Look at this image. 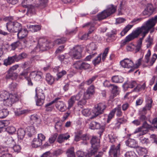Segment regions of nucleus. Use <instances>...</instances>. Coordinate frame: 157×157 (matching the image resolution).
<instances>
[{
    "label": "nucleus",
    "instance_id": "a18cd8bd",
    "mask_svg": "<svg viewBox=\"0 0 157 157\" xmlns=\"http://www.w3.org/2000/svg\"><path fill=\"white\" fill-rule=\"evenodd\" d=\"M10 94L6 91H2L0 93V97L3 101H4L9 97Z\"/></svg>",
    "mask_w": 157,
    "mask_h": 157
},
{
    "label": "nucleus",
    "instance_id": "09e8293b",
    "mask_svg": "<svg viewBox=\"0 0 157 157\" xmlns=\"http://www.w3.org/2000/svg\"><path fill=\"white\" fill-rule=\"evenodd\" d=\"M6 143L10 147L14 145L15 144V142L13 138L10 137L8 138L6 141Z\"/></svg>",
    "mask_w": 157,
    "mask_h": 157
},
{
    "label": "nucleus",
    "instance_id": "a211bd4d",
    "mask_svg": "<svg viewBox=\"0 0 157 157\" xmlns=\"http://www.w3.org/2000/svg\"><path fill=\"white\" fill-rule=\"evenodd\" d=\"M95 87L93 85H91L87 90L84 92V94L85 98H89L94 93Z\"/></svg>",
    "mask_w": 157,
    "mask_h": 157
},
{
    "label": "nucleus",
    "instance_id": "f3484780",
    "mask_svg": "<svg viewBox=\"0 0 157 157\" xmlns=\"http://www.w3.org/2000/svg\"><path fill=\"white\" fill-rule=\"evenodd\" d=\"M70 54H65L59 56L58 58L62 62L65 64H67L70 62Z\"/></svg>",
    "mask_w": 157,
    "mask_h": 157
},
{
    "label": "nucleus",
    "instance_id": "4468645a",
    "mask_svg": "<svg viewBox=\"0 0 157 157\" xmlns=\"http://www.w3.org/2000/svg\"><path fill=\"white\" fill-rule=\"evenodd\" d=\"M120 64L121 66L127 68H134V64L131 59L128 58H126L120 62Z\"/></svg>",
    "mask_w": 157,
    "mask_h": 157
},
{
    "label": "nucleus",
    "instance_id": "9d476101",
    "mask_svg": "<svg viewBox=\"0 0 157 157\" xmlns=\"http://www.w3.org/2000/svg\"><path fill=\"white\" fill-rule=\"evenodd\" d=\"M45 137L42 134L38 135L37 138L34 139L32 142V146L34 147H37L42 144V142L45 139Z\"/></svg>",
    "mask_w": 157,
    "mask_h": 157
},
{
    "label": "nucleus",
    "instance_id": "e2e57ef3",
    "mask_svg": "<svg viewBox=\"0 0 157 157\" xmlns=\"http://www.w3.org/2000/svg\"><path fill=\"white\" fill-rule=\"evenodd\" d=\"M27 56V54L25 52H22L19 54L18 56L17 55V58L18 59V61L20 60L26 58Z\"/></svg>",
    "mask_w": 157,
    "mask_h": 157
},
{
    "label": "nucleus",
    "instance_id": "5701e85b",
    "mask_svg": "<svg viewBox=\"0 0 157 157\" xmlns=\"http://www.w3.org/2000/svg\"><path fill=\"white\" fill-rule=\"evenodd\" d=\"M36 97L41 99H45V96L42 89L37 87L35 89Z\"/></svg>",
    "mask_w": 157,
    "mask_h": 157
},
{
    "label": "nucleus",
    "instance_id": "680f3d73",
    "mask_svg": "<svg viewBox=\"0 0 157 157\" xmlns=\"http://www.w3.org/2000/svg\"><path fill=\"white\" fill-rule=\"evenodd\" d=\"M88 47V50L89 51L94 50L97 48L96 45L94 43H90Z\"/></svg>",
    "mask_w": 157,
    "mask_h": 157
},
{
    "label": "nucleus",
    "instance_id": "e433bc0d",
    "mask_svg": "<svg viewBox=\"0 0 157 157\" xmlns=\"http://www.w3.org/2000/svg\"><path fill=\"white\" fill-rule=\"evenodd\" d=\"M88 99L85 98L84 94L82 99L78 102L77 105L78 106L81 108H82L83 106L85 105L86 103V100Z\"/></svg>",
    "mask_w": 157,
    "mask_h": 157
},
{
    "label": "nucleus",
    "instance_id": "4be33fe9",
    "mask_svg": "<svg viewBox=\"0 0 157 157\" xmlns=\"http://www.w3.org/2000/svg\"><path fill=\"white\" fill-rule=\"evenodd\" d=\"M154 11L153 8L152 4H148L147 8L143 12V14L144 15L149 16Z\"/></svg>",
    "mask_w": 157,
    "mask_h": 157
},
{
    "label": "nucleus",
    "instance_id": "7ed1b4c3",
    "mask_svg": "<svg viewBox=\"0 0 157 157\" xmlns=\"http://www.w3.org/2000/svg\"><path fill=\"white\" fill-rule=\"evenodd\" d=\"M13 19V17H6L5 18V21H9L6 24V27L10 33H17L21 29V25L16 21H12Z\"/></svg>",
    "mask_w": 157,
    "mask_h": 157
},
{
    "label": "nucleus",
    "instance_id": "f704fd0d",
    "mask_svg": "<svg viewBox=\"0 0 157 157\" xmlns=\"http://www.w3.org/2000/svg\"><path fill=\"white\" fill-rule=\"evenodd\" d=\"M111 79L113 82L114 83H122L123 81V78L118 75H115L112 77Z\"/></svg>",
    "mask_w": 157,
    "mask_h": 157
},
{
    "label": "nucleus",
    "instance_id": "de8ad7c7",
    "mask_svg": "<svg viewBox=\"0 0 157 157\" xmlns=\"http://www.w3.org/2000/svg\"><path fill=\"white\" fill-rule=\"evenodd\" d=\"M57 136L58 134L56 133L52 135L48 140L49 143L50 144L54 143L56 139Z\"/></svg>",
    "mask_w": 157,
    "mask_h": 157
},
{
    "label": "nucleus",
    "instance_id": "603ef678",
    "mask_svg": "<svg viewBox=\"0 0 157 157\" xmlns=\"http://www.w3.org/2000/svg\"><path fill=\"white\" fill-rule=\"evenodd\" d=\"M21 45V43L20 41H17L12 43L11 46L12 47V49L13 50H14L16 48L20 46Z\"/></svg>",
    "mask_w": 157,
    "mask_h": 157
},
{
    "label": "nucleus",
    "instance_id": "2eb2a0df",
    "mask_svg": "<svg viewBox=\"0 0 157 157\" xmlns=\"http://www.w3.org/2000/svg\"><path fill=\"white\" fill-rule=\"evenodd\" d=\"M151 55V51L149 50L145 56V62L147 63H148L149 62L150 65L152 66L155 62L157 58V55L155 53H154L152 55L151 60L149 61V59Z\"/></svg>",
    "mask_w": 157,
    "mask_h": 157
},
{
    "label": "nucleus",
    "instance_id": "20e7f679",
    "mask_svg": "<svg viewBox=\"0 0 157 157\" xmlns=\"http://www.w3.org/2000/svg\"><path fill=\"white\" fill-rule=\"evenodd\" d=\"M116 10V7L113 5L107 6V9L104 10L97 16L98 20H102L105 19L111 14L114 13Z\"/></svg>",
    "mask_w": 157,
    "mask_h": 157
},
{
    "label": "nucleus",
    "instance_id": "052dcab7",
    "mask_svg": "<svg viewBox=\"0 0 157 157\" xmlns=\"http://www.w3.org/2000/svg\"><path fill=\"white\" fill-rule=\"evenodd\" d=\"M142 127H140L138 128L137 129H136L135 131V133L139 132V136L143 135L146 134L147 132V130H146L145 132H144L143 131H142Z\"/></svg>",
    "mask_w": 157,
    "mask_h": 157
},
{
    "label": "nucleus",
    "instance_id": "1a4fd4ad",
    "mask_svg": "<svg viewBox=\"0 0 157 157\" xmlns=\"http://www.w3.org/2000/svg\"><path fill=\"white\" fill-rule=\"evenodd\" d=\"M18 96L16 94H11L8 99L3 101V105L6 107H11L13 104L18 101Z\"/></svg>",
    "mask_w": 157,
    "mask_h": 157
},
{
    "label": "nucleus",
    "instance_id": "69168bd1",
    "mask_svg": "<svg viewBox=\"0 0 157 157\" xmlns=\"http://www.w3.org/2000/svg\"><path fill=\"white\" fill-rule=\"evenodd\" d=\"M109 48H105L103 53L102 54V60L103 61H104L108 53L109 52Z\"/></svg>",
    "mask_w": 157,
    "mask_h": 157
},
{
    "label": "nucleus",
    "instance_id": "c9c22d12",
    "mask_svg": "<svg viewBox=\"0 0 157 157\" xmlns=\"http://www.w3.org/2000/svg\"><path fill=\"white\" fill-rule=\"evenodd\" d=\"M113 109L115 111V114L117 117H120L122 116V112L120 105H118L116 108H114Z\"/></svg>",
    "mask_w": 157,
    "mask_h": 157
},
{
    "label": "nucleus",
    "instance_id": "f03ea898",
    "mask_svg": "<svg viewBox=\"0 0 157 157\" xmlns=\"http://www.w3.org/2000/svg\"><path fill=\"white\" fill-rule=\"evenodd\" d=\"M157 22V15L146 22L145 25L136 28V33L138 34V36L140 34H142V37L140 38L139 40L142 42L149 30L152 28Z\"/></svg>",
    "mask_w": 157,
    "mask_h": 157
},
{
    "label": "nucleus",
    "instance_id": "b1692460",
    "mask_svg": "<svg viewBox=\"0 0 157 157\" xmlns=\"http://www.w3.org/2000/svg\"><path fill=\"white\" fill-rule=\"evenodd\" d=\"M59 98H57L55 99L54 100L52 101L51 102L48 103L45 105L46 110L47 111H51L53 108V106L52 105L53 103H55L56 101L59 99Z\"/></svg>",
    "mask_w": 157,
    "mask_h": 157
},
{
    "label": "nucleus",
    "instance_id": "774afa93",
    "mask_svg": "<svg viewBox=\"0 0 157 157\" xmlns=\"http://www.w3.org/2000/svg\"><path fill=\"white\" fill-rule=\"evenodd\" d=\"M109 138V141L111 143H113L116 140V138L115 136H114L113 133H111L108 135Z\"/></svg>",
    "mask_w": 157,
    "mask_h": 157
},
{
    "label": "nucleus",
    "instance_id": "7c9ffc66",
    "mask_svg": "<svg viewBox=\"0 0 157 157\" xmlns=\"http://www.w3.org/2000/svg\"><path fill=\"white\" fill-rule=\"evenodd\" d=\"M99 147H92L88 151L87 153L86 154V157H90L92 155L95 154L97 151Z\"/></svg>",
    "mask_w": 157,
    "mask_h": 157
},
{
    "label": "nucleus",
    "instance_id": "864d4df0",
    "mask_svg": "<svg viewBox=\"0 0 157 157\" xmlns=\"http://www.w3.org/2000/svg\"><path fill=\"white\" fill-rule=\"evenodd\" d=\"M147 44V48L149 47L152 44L153 39L151 38V36L149 35L145 40Z\"/></svg>",
    "mask_w": 157,
    "mask_h": 157
},
{
    "label": "nucleus",
    "instance_id": "39448f33",
    "mask_svg": "<svg viewBox=\"0 0 157 157\" xmlns=\"http://www.w3.org/2000/svg\"><path fill=\"white\" fill-rule=\"evenodd\" d=\"M38 47L39 48V51H43L46 50L49 48L51 47V46L46 39L40 38L38 41V44L34 49L31 52H33L34 51L37 52V51L36 49H37Z\"/></svg>",
    "mask_w": 157,
    "mask_h": 157
},
{
    "label": "nucleus",
    "instance_id": "79ce46f5",
    "mask_svg": "<svg viewBox=\"0 0 157 157\" xmlns=\"http://www.w3.org/2000/svg\"><path fill=\"white\" fill-rule=\"evenodd\" d=\"M133 25H128L126 26L120 33L121 36L124 35L127 32L133 27Z\"/></svg>",
    "mask_w": 157,
    "mask_h": 157
},
{
    "label": "nucleus",
    "instance_id": "ea45409f",
    "mask_svg": "<svg viewBox=\"0 0 157 157\" xmlns=\"http://www.w3.org/2000/svg\"><path fill=\"white\" fill-rule=\"evenodd\" d=\"M146 83H144L142 85H137L136 86L134 89V90L135 91H140L144 90L146 88Z\"/></svg>",
    "mask_w": 157,
    "mask_h": 157
},
{
    "label": "nucleus",
    "instance_id": "aec40b11",
    "mask_svg": "<svg viewBox=\"0 0 157 157\" xmlns=\"http://www.w3.org/2000/svg\"><path fill=\"white\" fill-rule=\"evenodd\" d=\"M136 33V29L131 34L126 37L124 42V43L125 44L126 42H128L138 37V34Z\"/></svg>",
    "mask_w": 157,
    "mask_h": 157
},
{
    "label": "nucleus",
    "instance_id": "13d9d810",
    "mask_svg": "<svg viewBox=\"0 0 157 157\" xmlns=\"http://www.w3.org/2000/svg\"><path fill=\"white\" fill-rule=\"evenodd\" d=\"M82 113L85 116H89L91 113V111L88 109H85L82 111Z\"/></svg>",
    "mask_w": 157,
    "mask_h": 157
},
{
    "label": "nucleus",
    "instance_id": "9b49d317",
    "mask_svg": "<svg viewBox=\"0 0 157 157\" xmlns=\"http://www.w3.org/2000/svg\"><path fill=\"white\" fill-rule=\"evenodd\" d=\"M82 92H79L76 95L71 96L68 101V108H71L73 105L76 101H78L82 98Z\"/></svg>",
    "mask_w": 157,
    "mask_h": 157
},
{
    "label": "nucleus",
    "instance_id": "4c0bfd02",
    "mask_svg": "<svg viewBox=\"0 0 157 157\" xmlns=\"http://www.w3.org/2000/svg\"><path fill=\"white\" fill-rule=\"evenodd\" d=\"M17 133L18 138L20 139H22L25 136V132L23 129L20 128L17 131Z\"/></svg>",
    "mask_w": 157,
    "mask_h": 157
},
{
    "label": "nucleus",
    "instance_id": "c03bdc74",
    "mask_svg": "<svg viewBox=\"0 0 157 157\" xmlns=\"http://www.w3.org/2000/svg\"><path fill=\"white\" fill-rule=\"evenodd\" d=\"M85 26H87L89 28V31L87 33L89 35L92 33L95 29L94 25L90 23L83 26V27H84Z\"/></svg>",
    "mask_w": 157,
    "mask_h": 157
},
{
    "label": "nucleus",
    "instance_id": "393cba45",
    "mask_svg": "<svg viewBox=\"0 0 157 157\" xmlns=\"http://www.w3.org/2000/svg\"><path fill=\"white\" fill-rule=\"evenodd\" d=\"M100 142V140L96 136H93L90 140L92 147H99Z\"/></svg>",
    "mask_w": 157,
    "mask_h": 157
},
{
    "label": "nucleus",
    "instance_id": "37998d69",
    "mask_svg": "<svg viewBox=\"0 0 157 157\" xmlns=\"http://www.w3.org/2000/svg\"><path fill=\"white\" fill-rule=\"evenodd\" d=\"M66 154L67 157H75L74 148L71 147L68 149L66 152Z\"/></svg>",
    "mask_w": 157,
    "mask_h": 157
},
{
    "label": "nucleus",
    "instance_id": "6ab92c4d",
    "mask_svg": "<svg viewBox=\"0 0 157 157\" xmlns=\"http://www.w3.org/2000/svg\"><path fill=\"white\" fill-rule=\"evenodd\" d=\"M58 100L55 102L56 107L61 112L64 111L67 108L65 104L63 101Z\"/></svg>",
    "mask_w": 157,
    "mask_h": 157
},
{
    "label": "nucleus",
    "instance_id": "58836bf2",
    "mask_svg": "<svg viewBox=\"0 0 157 157\" xmlns=\"http://www.w3.org/2000/svg\"><path fill=\"white\" fill-rule=\"evenodd\" d=\"M9 111L7 109L4 108L0 110V118H3L6 117L8 114Z\"/></svg>",
    "mask_w": 157,
    "mask_h": 157
},
{
    "label": "nucleus",
    "instance_id": "2f4dec72",
    "mask_svg": "<svg viewBox=\"0 0 157 157\" xmlns=\"http://www.w3.org/2000/svg\"><path fill=\"white\" fill-rule=\"evenodd\" d=\"M122 154L124 155V157H137L135 152L132 151L126 152L125 151H123Z\"/></svg>",
    "mask_w": 157,
    "mask_h": 157
},
{
    "label": "nucleus",
    "instance_id": "ddd939ff",
    "mask_svg": "<svg viewBox=\"0 0 157 157\" xmlns=\"http://www.w3.org/2000/svg\"><path fill=\"white\" fill-rule=\"evenodd\" d=\"M90 128L92 129H99L100 131L98 133L101 136L104 130V127L103 126H101L99 123L94 121H92L90 124Z\"/></svg>",
    "mask_w": 157,
    "mask_h": 157
},
{
    "label": "nucleus",
    "instance_id": "338daca9",
    "mask_svg": "<svg viewBox=\"0 0 157 157\" xmlns=\"http://www.w3.org/2000/svg\"><path fill=\"white\" fill-rule=\"evenodd\" d=\"M140 140V142L143 144H147L149 143V140L148 138L144 137H141Z\"/></svg>",
    "mask_w": 157,
    "mask_h": 157
},
{
    "label": "nucleus",
    "instance_id": "bf43d9fd",
    "mask_svg": "<svg viewBox=\"0 0 157 157\" xmlns=\"http://www.w3.org/2000/svg\"><path fill=\"white\" fill-rule=\"evenodd\" d=\"M13 149L14 151L16 153H18L20 152L21 147V146L19 145H13Z\"/></svg>",
    "mask_w": 157,
    "mask_h": 157
},
{
    "label": "nucleus",
    "instance_id": "3c124183",
    "mask_svg": "<svg viewBox=\"0 0 157 157\" xmlns=\"http://www.w3.org/2000/svg\"><path fill=\"white\" fill-rule=\"evenodd\" d=\"M66 38H62L60 39H58L54 41L55 44H63L65 42L66 40Z\"/></svg>",
    "mask_w": 157,
    "mask_h": 157
},
{
    "label": "nucleus",
    "instance_id": "72a5a7b5",
    "mask_svg": "<svg viewBox=\"0 0 157 157\" xmlns=\"http://www.w3.org/2000/svg\"><path fill=\"white\" fill-rule=\"evenodd\" d=\"M27 133L29 137L32 136L35 132L34 127L33 126H28L26 128Z\"/></svg>",
    "mask_w": 157,
    "mask_h": 157
},
{
    "label": "nucleus",
    "instance_id": "f257e3e1",
    "mask_svg": "<svg viewBox=\"0 0 157 157\" xmlns=\"http://www.w3.org/2000/svg\"><path fill=\"white\" fill-rule=\"evenodd\" d=\"M48 2V0H24L21 4L23 7L27 8L28 11L31 13L35 7L44 8Z\"/></svg>",
    "mask_w": 157,
    "mask_h": 157
},
{
    "label": "nucleus",
    "instance_id": "a19ab883",
    "mask_svg": "<svg viewBox=\"0 0 157 157\" xmlns=\"http://www.w3.org/2000/svg\"><path fill=\"white\" fill-rule=\"evenodd\" d=\"M29 28L31 31L36 32L40 30L41 27L40 25H30Z\"/></svg>",
    "mask_w": 157,
    "mask_h": 157
},
{
    "label": "nucleus",
    "instance_id": "0eeeda50",
    "mask_svg": "<svg viewBox=\"0 0 157 157\" xmlns=\"http://www.w3.org/2000/svg\"><path fill=\"white\" fill-rule=\"evenodd\" d=\"M106 106L104 103H100L96 105L93 110L94 117L103 113Z\"/></svg>",
    "mask_w": 157,
    "mask_h": 157
},
{
    "label": "nucleus",
    "instance_id": "bb28decb",
    "mask_svg": "<svg viewBox=\"0 0 157 157\" xmlns=\"http://www.w3.org/2000/svg\"><path fill=\"white\" fill-rule=\"evenodd\" d=\"M70 137V135L67 134H61L59 136L57 139V141L59 143H61Z\"/></svg>",
    "mask_w": 157,
    "mask_h": 157
},
{
    "label": "nucleus",
    "instance_id": "f8f14e48",
    "mask_svg": "<svg viewBox=\"0 0 157 157\" xmlns=\"http://www.w3.org/2000/svg\"><path fill=\"white\" fill-rule=\"evenodd\" d=\"M120 146L119 144L116 147L114 145H112L109 151L110 155H113V157H119L120 155Z\"/></svg>",
    "mask_w": 157,
    "mask_h": 157
},
{
    "label": "nucleus",
    "instance_id": "5fc2aeb1",
    "mask_svg": "<svg viewBox=\"0 0 157 157\" xmlns=\"http://www.w3.org/2000/svg\"><path fill=\"white\" fill-rule=\"evenodd\" d=\"M88 36V33L83 34L82 33H80L78 34V38L81 40H85L87 39Z\"/></svg>",
    "mask_w": 157,
    "mask_h": 157
},
{
    "label": "nucleus",
    "instance_id": "c756f323",
    "mask_svg": "<svg viewBox=\"0 0 157 157\" xmlns=\"http://www.w3.org/2000/svg\"><path fill=\"white\" fill-rule=\"evenodd\" d=\"M45 80L48 84L49 85H52L54 82V78L49 73L46 74L45 77Z\"/></svg>",
    "mask_w": 157,
    "mask_h": 157
},
{
    "label": "nucleus",
    "instance_id": "473e14b6",
    "mask_svg": "<svg viewBox=\"0 0 157 157\" xmlns=\"http://www.w3.org/2000/svg\"><path fill=\"white\" fill-rule=\"evenodd\" d=\"M153 101L150 98H148L146 100V105L144 107L148 110H150L152 106Z\"/></svg>",
    "mask_w": 157,
    "mask_h": 157
},
{
    "label": "nucleus",
    "instance_id": "cd10ccee",
    "mask_svg": "<svg viewBox=\"0 0 157 157\" xmlns=\"http://www.w3.org/2000/svg\"><path fill=\"white\" fill-rule=\"evenodd\" d=\"M126 144L127 145L132 148H135L137 146L136 141L133 139H128L126 141Z\"/></svg>",
    "mask_w": 157,
    "mask_h": 157
},
{
    "label": "nucleus",
    "instance_id": "423d86ee",
    "mask_svg": "<svg viewBox=\"0 0 157 157\" xmlns=\"http://www.w3.org/2000/svg\"><path fill=\"white\" fill-rule=\"evenodd\" d=\"M73 67L78 70H87L91 68V65L86 62L80 60L75 62L73 65Z\"/></svg>",
    "mask_w": 157,
    "mask_h": 157
},
{
    "label": "nucleus",
    "instance_id": "a878e982",
    "mask_svg": "<svg viewBox=\"0 0 157 157\" xmlns=\"http://www.w3.org/2000/svg\"><path fill=\"white\" fill-rule=\"evenodd\" d=\"M17 77V73L9 70L7 71V74L6 76V79L11 78L12 80L16 79Z\"/></svg>",
    "mask_w": 157,
    "mask_h": 157
},
{
    "label": "nucleus",
    "instance_id": "412c9836",
    "mask_svg": "<svg viewBox=\"0 0 157 157\" xmlns=\"http://www.w3.org/2000/svg\"><path fill=\"white\" fill-rule=\"evenodd\" d=\"M28 34V31L27 29H22L21 27V29L20 30L17 32V36L19 39H22L25 38Z\"/></svg>",
    "mask_w": 157,
    "mask_h": 157
},
{
    "label": "nucleus",
    "instance_id": "8fccbe9b",
    "mask_svg": "<svg viewBox=\"0 0 157 157\" xmlns=\"http://www.w3.org/2000/svg\"><path fill=\"white\" fill-rule=\"evenodd\" d=\"M101 54H99L98 56L93 61V63L94 65L100 63L101 59Z\"/></svg>",
    "mask_w": 157,
    "mask_h": 157
},
{
    "label": "nucleus",
    "instance_id": "dca6fc26",
    "mask_svg": "<svg viewBox=\"0 0 157 157\" xmlns=\"http://www.w3.org/2000/svg\"><path fill=\"white\" fill-rule=\"evenodd\" d=\"M30 75L32 79H34L36 81H39L42 78V73L40 71H35L31 72Z\"/></svg>",
    "mask_w": 157,
    "mask_h": 157
},
{
    "label": "nucleus",
    "instance_id": "6e6d98bb",
    "mask_svg": "<svg viewBox=\"0 0 157 157\" xmlns=\"http://www.w3.org/2000/svg\"><path fill=\"white\" fill-rule=\"evenodd\" d=\"M6 130L10 134H12L15 132L16 129L13 126H9L7 127Z\"/></svg>",
    "mask_w": 157,
    "mask_h": 157
},
{
    "label": "nucleus",
    "instance_id": "c85d7f7f",
    "mask_svg": "<svg viewBox=\"0 0 157 157\" xmlns=\"http://www.w3.org/2000/svg\"><path fill=\"white\" fill-rule=\"evenodd\" d=\"M137 83L135 81H132L130 82H126L123 85L124 88H132L134 87H136Z\"/></svg>",
    "mask_w": 157,
    "mask_h": 157
},
{
    "label": "nucleus",
    "instance_id": "49530a36",
    "mask_svg": "<svg viewBox=\"0 0 157 157\" xmlns=\"http://www.w3.org/2000/svg\"><path fill=\"white\" fill-rule=\"evenodd\" d=\"M115 114V111L113 109L110 111L108 116V118L107 120V123H109L111 120L114 117Z\"/></svg>",
    "mask_w": 157,
    "mask_h": 157
},
{
    "label": "nucleus",
    "instance_id": "6e6552de",
    "mask_svg": "<svg viewBox=\"0 0 157 157\" xmlns=\"http://www.w3.org/2000/svg\"><path fill=\"white\" fill-rule=\"evenodd\" d=\"M82 49L80 46H76L74 47L69 53L73 59H79L81 57Z\"/></svg>",
    "mask_w": 157,
    "mask_h": 157
},
{
    "label": "nucleus",
    "instance_id": "0e129e2a",
    "mask_svg": "<svg viewBox=\"0 0 157 157\" xmlns=\"http://www.w3.org/2000/svg\"><path fill=\"white\" fill-rule=\"evenodd\" d=\"M97 77V76H93L92 78L86 80L85 82V84L87 85H90L96 79Z\"/></svg>",
    "mask_w": 157,
    "mask_h": 157
},
{
    "label": "nucleus",
    "instance_id": "4d7b16f0",
    "mask_svg": "<svg viewBox=\"0 0 157 157\" xmlns=\"http://www.w3.org/2000/svg\"><path fill=\"white\" fill-rule=\"evenodd\" d=\"M109 89H111L112 92L114 93H117L118 91V87L114 84L110 85Z\"/></svg>",
    "mask_w": 157,
    "mask_h": 157
}]
</instances>
